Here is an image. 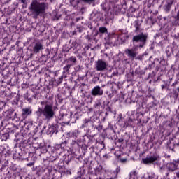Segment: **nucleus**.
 <instances>
[{
  "label": "nucleus",
  "mask_w": 179,
  "mask_h": 179,
  "mask_svg": "<svg viewBox=\"0 0 179 179\" xmlns=\"http://www.w3.org/2000/svg\"><path fill=\"white\" fill-rule=\"evenodd\" d=\"M103 170V166L99 165L95 169V173H100Z\"/></svg>",
  "instance_id": "obj_22"
},
{
  "label": "nucleus",
  "mask_w": 179,
  "mask_h": 179,
  "mask_svg": "<svg viewBox=\"0 0 179 179\" xmlns=\"http://www.w3.org/2000/svg\"><path fill=\"white\" fill-rule=\"evenodd\" d=\"M89 122H90V120L85 119V123H84V124H83V127H87V124H89Z\"/></svg>",
  "instance_id": "obj_27"
},
{
  "label": "nucleus",
  "mask_w": 179,
  "mask_h": 179,
  "mask_svg": "<svg viewBox=\"0 0 179 179\" xmlns=\"http://www.w3.org/2000/svg\"><path fill=\"white\" fill-rule=\"evenodd\" d=\"M132 176H136V171L130 173L131 178H132Z\"/></svg>",
  "instance_id": "obj_33"
},
{
  "label": "nucleus",
  "mask_w": 179,
  "mask_h": 179,
  "mask_svg": "<svg viewBox=\"0 0 179 179\" xmlns=\"http://www.w3.org/2000/svg\"><path fill=\"white\" fill-rule=\"evenodd\" d=\"M58 133V124H55L50 126L48 129V135H54Z\"/></svg>",
  "instance_id": "obj_10"
},
{
  "label": "nucleus",
  "mask_w": 179,
  "mask_h": 179,
  "mask_svg": "<svg viewBox=\"0 0 179 179\" xmlns=\"http://www.w3.org/2000/svg\"><path fill=\"white\" fill-rule=\"evenodd\" d=\"M85 10H86V8L82 7V8H81V12H82V13H83V11Z\"/></svg>",
  "instance_id": "obj_42"
},
{
  "label": "nucleus",
  "mask_w": 179,
  "mask_h": 179,
  "mask_svg": "<svg viewBox=\"0 0 179 179\" xmlns=\"http://www.w3.org/2000/svg\"><path fill=\"white\" fill-rule=\"evenodd\" d=\"M64 143L66 144V141H64V142L62 143V145H64Z\"/></svg>",
  "instance_id": "obj_48"
},
{
  "label": "nucleus",
  "mask_w": 179,
  "mask_h": 179,
  "mask_svg": "<svg viewBox=\"0 0 179 179\" xmlns=\"http://www.w3.org/2000/svg\"><path fill=\"white\" fill-rule=\"evenodd\" d=\"M103 93L104 91H103L100 86L94 87L91 91L92 96H103Z\"/></svg>",
  "instance_id": "obj_8"
},
{
  "label": "nucleus",
  "mask_w": 179,
  "mask_h": 179,
  "mask_svg": "<svg viewBox=\"0 0 179 179\" xmlns=\"http://www.w3.org/2000/svg\"><path fill=\"white\" fill-rule=\"evenodd\" d=\"M69 61H70L71 62H73V64H76L77 60H76V57L71 56L70 58H69Z\"/></svg>",
  "instance_id": "obj_21"
},
{
  "label": "nucleus",
  "mask_w": 179,
  "mask_h": 179,
  "mask_svg": "<svg viewBox=\"0 0 179 179\" xmlns=\"http://www.w3.org/2000/svg\"><path fill=\"white\" fill-rule=\"evenodd\" d=\"M85 3H89L90 5L93 3L96 0H81Z\"/></svg>",
  "instance_id": "obj_24"
},
{
  "label": "nucleus",
  "mask_w": 179,
  "mask_h": 179,
  "mask_svg": "<svg viewBox=\"0 0 179 179\" xmlns=\"http://www.w3.org/2000/svg\"><path fill=\"white\" fill-rule=\"evenodd\" d=\"M17 113H15L13 110H8L7 116L10 120H15L16 118Z\"/></svg>",
  "instance_id": "obj_14"
},
{
  "label": "nucleus",
  "mask_w": 179,
  "mask_h": 179,
  "mask_svg": "<svg viewBox=\"0 0 179 179\" xmlns=\"http://www.w3.org/2000/svg\"><path fill=\"white\" fill-rule=\"evenodd\" d=\"M59 120L62 121L63 124L68 125L71 121V115L61 114L59 115Z\"/></svg>",
  "instance_id": "obj_9"
},
{
  "label": "nucleus",
  "mask_w": 179,
  "mask_h": 179,
  "mask_svg": "<svg viewBox=\"0 0 179 179\" xmlns=\"http://www.w3.org/2000/svg\"><path fill=\"white\" fill-rule=\"evenodd\" d=\"M76 34V31H74L73 35Z\"/></svg>",
  "instance_id": "obj_49"
},
{
  "label": "nucleus",
  "mask_w": 179,
  "mask_h": 179,
  "mask_svg": "<svg viewBox=\"0 0 179 179\" xmlns=\"http://www.w3.org/2000/svg\"><path fill=\"white\" fill-rule=\"evenodd\" d=\"M120 162H121V163H127V158H121L120 159Z\"/></svg>",
  "instance_id": "obj_32"
},
{
  "label": "nucleus",
  "mask_w": 179,
  "mask_h": 179,
  "mask_svg": "<svg viewBox=\"0 0 179 179\" xmlns=\"http://www.w3.org/2000/svg\"><path fill=\"white\" fill-rule=\"evenodd\" d=\"M174 145L175 146H179V138L175 139Z\"/></svg>",
  "instance_id": "obj_30"
},
{
  "label": "nucleus",
  "mask_w": 179,
  "mask_h": 179,
  "mask_svg": "<svg viewBox=\"0 0 179 179\" xmlns=\"http://www.w3.org/2000/svg\"><path fill=\"white\" fill-rule=\"evenodd\" d=\"M174 20L171 22V26H179V17L176 15L173 17Z\"/></svg>",
  "instance_id": "obj_15"
},
{
  "label": "nucleus",
  "mask_w": 179,
  "mask_h": 179,
  "mask_svg": "<svg viewBox=\"0 0 179 179\" xmlns=\"http://www.w3.org/2000/svg\"><path fill=\"white\" fill-rule=\"evenodd\" d=\"M116 75H118V73L114 72L112 73V76H115Z\"/></svg>",
  "instance_id": "obj_44"
},
{
  "label": "nucleus",
  "mask_w": 179,
  "mask_h": 179,
  "mask_svg": "<svg viewBox=\"0 0 179 179\" xmlns=\"http://www.w3.org/2000/svg\"><path fill=\"white\" fill-rule=\"evenodd\" d=\"M178 167V162H169L166 164V169L169 171H175Z\"/></svg>",
  "instance_id": "obj_12"
},
{
  "label": "nucleus",
  "mask_w": 179,
  "mask_h": 179,
  "mask_svg": "<svg viewBox=\"0 0 179 179\" xmlns=\"http://www.w3.org/2000/svg\"><path fill=\"white\" fill-rule=\"evenodd\" d=\"M178 75H179V73H178Z\"/></svg>",
  "instance_id": "obj_53"
},
{
  "label": "nucleus",
  "mask_w": 179,
  "mask_h": 179,
  "mask_svg": "<svg viewBox=\"0 0 179 179\" xmlns=\"http://www.w3.org/2000/svg\"><path fill=\"white\" fill-rule=\"evenodd\" d=\"M24 99H25V100H27V99H29V96H27V95H25Z\"/></svg>",
  "instance_id": "obj_46"
},
{
  "label": "nucleus",
  "mask_w": 179,
  "mask_h": 179,
  "mask_svg": "<svg viewBox=\"0 0 179 179\" xmlns=\"http://www.w3.org/2000/svg\"><path fill=\"white\" fill-rule=\"evenodd\" d=\"M22 3H24V5H27V0H20Z\"/></svg>",
  "instance_id": "obj_36"
},
{
  "label": "nucleus",
  "mask_w": 179,
  "mask_h": 179,
  "mask_svg": "<svg viewBox=\"0 0 179 179\" xmlns=\"http://www.w3.org/2000/svg\"><path fill=\"white\" fill-rule=\"evenodd\" d=\"M107 66H108V64L103 59H98V61L96 62L95 69L96 71L103 72V71L107 69Z\"/></svg>",
  "instance_id": "obj_6"
},
{
  "label": "nucleus",
  "mask_w": 179,
  "mask_h": 179,
  "mask_svg": "<svg viewBox=\"0 0 179 179\" xmlns=\"http://www.w3.org/2000/svg\"><path fill=\"white\" fill-rule=\"evenodd\" d=\"M96 129H98L99 131H101V129H103V125L99 124L96 127H95Z\"/></svg>",
  "instance_id": "obj_31"
},
{
  "label": "nucleus",
  "mask_w": 179,
  "mask_h": 179,
  "mask_svg": "<svg viewBox=\"0 0 179 179\" xmlns=\"http://www.w3.org/2000/svg\"><path fill=\"white\" fill-rule=\"evenodd\" d=\"M82 31H83L82 28H80V27H78V28H77V31H78V33H82Z\"/></svg>",
  "instance_id": "obj_37"
},
{
  "label": "nucleus",
  "mask_w": 179,
  "mask_h": 179,
  "mask_svg": "<svg viewBox=\"0 0 179 179\" xmlns=\"http://www.w3.org/2000/svg\"><path fill=\"white\" fill-rule=\"evenodd\" d=\"M166 54L169 58V57H171V55L173 54V48L167 47L166 49Z\"/></svg>",
  "instance_id": "obj_18"
},
{
  "label": "nucleus",
  "mask_w": 179,
  "mask_h": 179,
  "mask_svg": "<svg viewBox=\"0 0 179 179\" xmlns=\"http://www.w3.org/2000/svg\"><path fill=\"white\" fill-rule=\"evenodd\" d=\"M103 157L104 159H108V155L107 154H106V155H104L103 156Z\"/></svg>",
  "instance_id": "obj_41"
},
{
  "label": "nucleus",
  "mask_w": 179,
  "mask_h": 179,
  "mask_svg": "<svg viewBox=\"0 0 179 179\" xmlns=\"http://www.w3.org/2000/svg\"><path fill=\"white\" fill-rule=\"evenodd\" d=\"M159 160H160V156L157 153L153 154L152 156L142 159V162L144 164H152L154 162H157Z\"/></svg>",
  "instance_id": "obj_5"
},
{
  "label": "nucleus",
  "mask_w": 179,
  "mask_h": 179,
  "mask_svg": "<svg viewBox=\"0 0 179 179\" xmlns=\"http://www.w3.org/2000/svg\"><path fill=\"white\" fill-rule=\"evenodd\" d=\"M99 33H101V34H104L106 33H108V31L106 28V27H101L99 28V32L96 34H99Z\"/></svg>",
  "instance_id": "obj_17"
},
{
  "label": "nucleus",
  "mask_w": 179,
  "mask_h": 179,
  "mask_svg": "<svg viewBox=\"0 0 179 179\" xmlns=\"http://www.w3.org/2000/svg\"><path fill=\"white\" fill-rule=\"evenodd\" d=\"M71 160H72V157H71L70 158L69 157L67 159L64 160V163H66V164H69Z\"/></svg>",
  "instance_id": "obj_28"
},
{
  "label": "nucleus",
  "mask_w": 179,
  "mask_h": 179,
  "mask_svg": "<svg viewBox=\"0 0 179 179\" xmlns=\"http://www.w3.org/2000/svg\"><path fill=\"white\" fill-rule=\"evenodd\" d=\"M176 85H178V81H176L172 84V86H176Z\"/></svg>",
  "instance_id": "obj_43"
},
{
  "label": "nucleus",
  "mask_w": 179,
  "mask_h": 179,
  "mask_svg": "<svg viewBox=\"0 0 179 179\" xmlns=\"http://www.w3.org/2000/svg\"><path fill=\"white\" fill-rule=\"evenodd\" d=\"M117 142H118L119 143H122L124 142V139L123 138H119Z\"/></svg>",
  "instance_id": "obj_35"
},
{
  "label": "nucleus",
  "mask_w": 179,
  "mask_h": 179,
  "mask_svg": "<svg viewBox=\"0 0 179 179\" xmlns=\"http://www.w3.org/2000/svg\"><path fill=\"white\" fill-rule=\"evenodd\" d=\"M117 40L120 42V44H125L127 41L129 39V35L128 31H124V29H120L117 31Z\"/></svg>",
  "instance_id": "obj_4"
},
{
  "label": "nucleus",
  "mask_w": 179,
  "mask_h": 179,
  "mask_svg": "<svg viewBox=\"0 0 179 179\" xmlns=\"http://www.w3.org/2000/svg\"><path fill=\"white\" fill-rule=\"evenodd\" d=\"M41 106H45V107H46V106H50V104H48V101H43L41 102Z\"/></svg>",
  "instance_id": "obj_26"
},
{
  "label": "nucleus",
  "mask_w": 179,
  "mask_h": 179,
  "mask_svg": "<svg viewBox=\"0 0 179 179\" xmlns=\"http://www.w3.org/2000/svg\"><path fill=\"white\" fill-rule=\"evenodd\" d=\"M27 166L28 167H31V166H34V162L28 163V164H27Z\"/></svg>",
  "instance_id": "obj_34"
},
{
  "label": "nucleus",
  "mask_w": 179,
  "mask_h": 179,
  "mask_svg": "<svg viewBox=\"0 0 179 179\" xmlns=\"http://www.w3.org/2000/svg\"><path fill=\"white\" fill-rule=\"evenodd\" d=\"M146 43H148V34L141 32L133 36L132 43L134 46L131 48H127L124 53L131 61H134L138 57V48H143L146 45Z\"/></svg>",
  "instance_id": "obj_1"
},
{
  "label": "nucleus",
  "mask_w": 179,
  "mask_h": 179,
  "mask_svg": "<svg viewBox=\"0 0 179 179\" xmlns=\"http://www.w3.org/2000/svg\"><path fill=\"white\" fill-rule=\"evenodd\" d=\"M134 27L136 28V30L134 31L135 33H138V31L141 30V24H139V20H136L134 22Z\"/></svg>",
  "instance_id": "obj_16"
},
{
  "label": "nucleus",
  "mask_w": 179,
  "mask_h": 179,
  "mask_svg": "<svg viewBox=\"0 0 179 179\" xmlns=\"http://www.w3.org/2000/svg\"><path fill=\"white\" fill-rule=\"evenodd\" d=\"M22 118H27L29 115H31V113H33V110H31V107L24 108L22 110Z\"/></svg>",
  "instance_id": "obj_11"
},
{
  "label": "nucleus",
  "mask_w": 179,
  "mask_h": 179,
  "mask_svg": "<svg viewBox=\"0 0 179 179\" xmlns=\"http://www.w3.org/2000/svg\"><path fill=\"white\" fill-rule=\"evenodd\" d=\"M88 40H89V41H90V40H91L90 37H88Z\"/></svg>",
  "instance_id": "obj_50"
},
{
  "label": "nucleus",
  "mask_w": 179,
  "mask_h": 179,
  "mask_svg": "<svg viewBox=\"0 0 179 179\" xmlns=\"http://www.w3.org/2000/svg\"><path fill=\"white\" fill-rule=\"evenodd\" d=\"M110 179H114V178H110Z\"/></svg>",
  "instance_id": "obj_51"
},
{
  "label": "nucleus",
  "mask_w": 179,
  "mask_h": 179,
  "mask_svg": "<svg viewBox=\"0 0 179 179\" xmlns=\"http://www.w3.org/2000/svg\"><path fill=\"white\" fill-rule=\"evenodd\" d=\"M75 2V1L74 0H72V1H70V3H71V5H72L73 6H76V5L73 3Z\"/></svg>",
  "instance_id": "obj_39"
},
{
  "label": "nucleus",
  "mask_w": 179,
  "mask_h": 179,
  "mask_svg": "<svg viewBox=\"0 0 179 179\" xmlns=\"http://www.w3.org/2000/svg\"><path fill=\"white\" fill-rule=\"evenodd\" d=\"M44 50L43 43L41 41H38L34 43V47H33V52L34 54H38L41 50Z\"/></svg>",
  "instance_id": "obj_7"
},
{
  "label": "nucleus",
  "mask_w": 179,
  "mask_h": 179,
  "mask_svg": "<svg viewBox=\"0 0 179 179\" xmlns=\"http://www.w3.org/2000/svg\"><path fill=\"white\" fill-rule=\"evenodd\" d=\"M120 171H121V168L120 166H117L115 173H116V176L115 177V178H117V176H118V173H120Z\"/></svg>",
  "instance_id": "obj_25"
},
{
  "label": "nucleus",
  "mask_w": 179,
  "mask_h": 179,
  "mask_svg": "<svg viewBox=\"0 0 179 179\" xmlns=\"http://www.w3.org/2000/svg\"><path fill=\"white\" fill-rule=\"evenodd\" d=\"M101 106V102H100V101H97L94 104V108H96L97 110H99Z\"/></svg>",
  "instance_id": "obj_23"
},
{
  "label": "nucleus",
  "mask_w": 179,
  "mask_h": 179,
  "mask_svg": "<svg viewBox=\"0 0 179 179\" xmlns=\"http://www.w3.org/2000/svg\"><path fill=\"white\" fill-rule=\"evenodd\" d=\"M173 6V1H169L167 2L164 6V10L166 13H169L171 9V6Z\"/></svg>",
  "instance_id": "obj_13"
},
{
  "label": "nucleus",
  "mask_w": 179,
  "mask_h": 179,
  "mask_svg": "<svg viewBox=\"0 0 179 179\" xmlns=\"http://www.w3.org/2000/svg\"><path fill=\"white\" fill-rule=\"evenodd\" d=\"M178 96L179 94L177 90H174L173 93V98L174 99V100H177L178 99Z\"/></svg>",
  "instance_id": "obj_19"
},
{
  "label": "nucleus",
  "mask_w": 179,
  "mask_h": 179,
  "mask_svg": "<svg viewBox=\"0 0 179 179\" xmlns=\"http://www.w3.org/2000/svg\"><path fill=\"white\" fill-rule=\"evenodd\" d=\"M169 87H170V85H169V84H165V85H162V90H163L164 89H169Z\"/></svg>",
  "instance_id": "obj_29"
},
{
  "label": "nucleus",
  "mask_w": 179,
  "mask_h": 179,
  "mask_svg": "<svg viewBox=\"0 0 179 179\" xmlns=\"http://www.w3.org/2000/svg\"><path fill=\"white\" fill-rule=\"evenodd\" d=\"M99 179H101V178L100 177Z\"/></svg>",
  "instance_id": "obj_52"
},
{
  "label": "nucleus",
  "mask_w": 179,
  "mask_h": 179,
  "mask_svg": "<svg viewBox=\"0 0 179 179\" xmlns=\"http://www.w3.org/2000/svg\"><path fill=\"white\" fill-rule=\"evenodd\" d=\"M22 143L23 144H24V143L26 144V143H27V141H26V140H24V141H23Z\"/></svg>",
  "instance_id": "obj_47"
},
{
  "label": "nucleus",
  "mask_w": 179,
  "mask_h": 179,
  "mask_svg": "<svg viewBox=\"0 0 179 179\" xmlns=\"http://www.w3.org/2000/svg\"><path fill=\"white\" fill-rule=\"evenodd\" d=\"M71 66H72L71 64H67L66 66L63 68L64 72H69V69H71Z\"/></svg>",
  "instance_id": "obj_20"
},
{
  "label": "nucleus",
  "mask_w": 179,
  "mask_h": 179,
  "mask_svg": "<svg viewBox=\"0 0 179 179\" xmlns=\"http://www.w3.org/2000/svg\"><path fill=\"white\" fill-rule=\"evenodd\" d=\"M62 79H64V77L63 76H61L59 78V84L61 83V82H62Z\"/></svg>",
  "instance_id": "obj_38"
},
{
  "label": "nucleus",
  "mask_w": 179,
  "mask_h": 179,
  "mask_svg": "<svg viewBox=\"0 0 179 179\" xmlns=\"http://www.w3.org/2000/svg\"><path fill=\"white\" fill-rule=\"evenodd\" d=\"M27 101H29V103H31L33 101V99L31 98H29L27 99Z\"/></svg>",
  "instance_id": "obj_40"
},
{
  "label": "nucleus",
  "mask_w": 179,
  "mask_h": 179,
  "mask_svg": "<svg viewBox=\"0 0 179 179\" xmlns=\"http://www.w3.org/2000/svg\"><path fill=\"white\" fill-rule=\"evenodd\" d=\"M29 9L31 13L30 16H32L33 19H38V16H43L48 9V3L34 0L31 3Z\"/></svg>",
  "instance_id": "obj_2"
},
{
  "label": "nucleus",
  "mask_w": 179,
  "mask_h": 179,
  "mask_svg": "<svg viewBox=\"0 0 179 179\" xmlns=\"http://www.w3.org/2000/svg\"><path fill=\"white\" fill-rule=\"evenodd\" d=\"M176 176L178 178H179V171L176 173Z\"/></svg>",
  "instance_id": "obj_45"
},
{
  "label": "nucleus",
  "mask_w": 179,
  "mask_h": 179,
  "mask_svg": "<svg viewBox=\"0 0 179 179\" xmlns=\"http://www.w3.org/2000/svg\"><path fill=\"white\" fill-rule=\"evenodd\" d=\"M36 114L38 117H41V115H43L45 120L50 121L52 120L55 115V109H54L52 104L50 103V105H46V106H44L43 109L38 108Z\"/></svg>",
  "instance_id": "obj_3"
}]
</instances>
